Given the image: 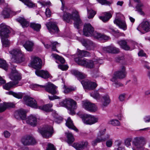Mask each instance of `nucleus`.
I'll return each mask as SVG.
<instances>
[{
    "label": "nucleus",
    "instance_id": "f257e3e1",
    "mask_svg": "<svg viewBox=\"0 0 150 150\" xmlns=\"http://www.w3.org/2000/svg\"><path fill=\"white\" fill-rule=\"evenodd\" d=\"M63 20L69 23H71L72 22V20L74 21L75 27L78 29L79 26L82 24L78 12L76 11H73L71 13L68 12H64L62 16Z\"/></svg>",
    "mask_w": 150,
    "mask_h": 150
},
{
    "label": "nucleus",
    "instance_id": "f03ea898",
    "mask_svg": "<svg viewBox=\"0 0 150 150\" xmlns=\"http://www.w3.org/2000/svg\"><path fill=\"white\" fill-rule=\"evenodd\" d=\"M9 77L13 81H10L3 86L4 88L7 90H10L14 86L17 84L19 83V81L21 79V77L20 74L15 69V66H14L12 69Z\"/></svg>",
    "mask_w": 150,
    "mask_h": 150
},
{
    "label": "nucleus",
    "instance_id": "7ed1b4c3",
    "mask_svg": "<svg viewBox=\"0 0 150 150\" xmlns=\"http://www.w3.org/2000/svg\"><path fill=\"white\" fill-rule=\"evenodd\" d=\"M9 28V26L4 23L0 25V36L3 47H8L10 45V42L8 39L10 33Z\"/></svg>",
    "mask_w": 150,
    "mask_h": 150
},
{
    "label": "nucleus",
    "instance_id": "20e7f679",
    "mask_svg": "<svg viewBox=\"0 0 150 150\" xmlns=\"http://www.w3.org/2000/svg\"><path fill=\"white\" fill-rule=\"evenodd\" d=\"M60 106L65 107L69 110V113L73 115L75 114L74 110L76 108V102L71 99H66L59 103Z\"/></svg>",
    "mask_w": 150,
    "mask_h": 150
},
{
    "label": "nucleus",
    "instance_id": "39448f33",
    "mask_svg": "<svg viewBox=\"0 0 150 150\" xmlns=\"http://www.w3.org/2000/svg\"><path fill=\"white\" fill-rule=\"evenodd\" d=\"M10 54L12 55V60L17 63L23 62L25 59L24 56L21 51L19 49H13L9 52Z\"/></svg>",
    "mask_w": 150,
    "mask_h": 150
},
{
    "label": "nucleus",
    "instance_id": "423d86ee",
    "mask_svg": "<svg viewBox=\"0 0 150 150\" xmlns=\"http://www.w3.org/2000/svg\"><path fill=\"white\" fill-rule=\"evenodd\" d=\"M52 126L47 125L38 128V132L43 137L47 138L52 136Z\"/></svg>",
    "mask_w": 150,
    "mask_h": 150
},
{
    "label": "nucleus",
    "instance_id": "0eeeda50",
    "mask_svg": "<svg viewBox=\"0 0 150 150\" xmlns=\"http://www.w3.org/2000/svg\"><path fill=\"white\" fill-rule=\"evenodd\" d=\"M76 62L79 65L85 66L88 68H92L94 67V62L92 60L76 58L75 59Z\"/></svg>",
    "mask_w": 150,
    "mask_h": 150
},
{
    "label": "nucleus",
    "instance_id": "6e6552de",
    "mask_svg": "<svg viewBox=\"0 0 150 150\" xmlns=\"http://www.w3.org/2000/svg\"><path fill=\"white\" fill-rule=\"evenodd\" d=\"M133 143L136 148L135 150L133 148V150H144V146L146 144L145 139L142 137H136L135 138L133 141Z\"/></svg>",
    "mask_w": 150,
    "mask_h": 150
},
{
    "label": "nucleus",
    "instance_id": "1a4fd4ad",
    "mask_svg": "<svg viewBox=\"0 0 150 150\" xmlns=\"http://www.w3.org/2000/svg\"><path fill=\"white\" fill-rule=\"evenodd\" d=\"M33 86L34 87H40L45 88V90L47 92L52 95L57 94V93L56 90L57 87L53 84L50 83H48V84L46 86L35 84Z\"/></svg>",
    "mask_w": 150,
    "mask_h": 150
},
{
    "label": "nucleus",
    "instance_id": "9d476101",
    "mask_svg": "<svg viewBox=\"0 0 150 150\" xmlns=\"http://www.w3.org/2000/svg\"><path fill=\"white\" fill-rule=\"evenodd\" d=\"M83 34L86 36H93L95 33L97 32L94 31L93 27L89 23L85 24L83 28Z\"/></svg>",
    "mask_w": 150,
    "mask_h": 150
},
{
    "label": "nucleus",
    "instance_id": "9b49d317",
    "mask_svg": "<svg viewBox=\"0 0 150 150\" xmlns=\"http://www.w3.org/2000/svg\"><path fill=\"white\" fill-rule=\"evenodd\" d=\"M82 120L85 124L91 125L98 122V119L94 116L86 115L83 116Z\"/></svg>",
    "mask_w": 150,
    "mask_h": 150
},
{
    "label": "nucleus",
    "instance_id": "f8f14e48",
    "mask_svg": "<svg viewBox=\"0 0 150 150\" xmlns=\"http://www.w3.org/2000/svg\"><path fill=\"white\" fill-rule=\"evenodd\" d=\"M21 142L25 146L34 145L37 143V142L35 138L30 135L23 137L21 139Z\"/></svg>",
    "mask_w": 150,
    "mask_h": 150
},
{
    "label": "nucleus",
    "instance_id": "ddd939ff",
    "mask_svg": "<svg viewBox=\"0 0 150 150\" xmlns=\"http://www.w3.org/2000/svg\"><path fill=\"white\" fill-rule=\"evenodd\" d=\"M25 104L28 106L35 108H38L37 102L33 98L26 96L23 98Z\"/></svg>",
    "mask_w": 150,
    "mask_h": 150
},
{
    "label": "nucleus",
    "instance_id": "4468645a",
    "mask_svg": "<svg viewBox=\"0 0 150 150\" xmlns=\"http://www.w3.org/2000/svg\"><path fill=\"white\" fill-rule=\"evenodd\" d=\"M81 83L84 88L90 90L94 89L97 86L96 83L91 82L87 79L82 81Z\"/></svg>",
    "mask_w": 150,
    "mask_h": 150
},
{
    "label": "nucleus",
    "instance_id": "2eb2a0df",
    "mask_svg": "<svg viewBox=\"0 0 150 150\" xmlns=\"http://www.w3.org/2000/svg\"><path fill=\"white\" fill-rule=\"evenodd\" d=\"M83 106L86 110L90 112H95L97 110V108L94 104L87 101L83 102Z\"/></svg>",
    "mask_w": 150,
    "mask_h": 150
},
{
    "label": "nucleus",
    "instance_id": "dca6fc26",
    "mask_svg": "<svg viewBox=\"0 0 150 150\" xmlns=\"http://www.w3.org/2000/svg\"><path fill=\"white\" fill-rule=\"evenodd\" d=\"M126 74L125 67L122 66L119 71L115 72L113 77H115L117 79H122L126 77Z\"/></svg>",
    "mask_w": 150,
    "mask_h": 150
},
{
    "label": "nucleus",
    "instance_id": "f3484780",
    "mask_svg": "<svg viewBox=\"0 0 150 150\" xmlns=\"http://www.w3.org/2000/svg\"><path fill=\"white\" fill-rule=\"evenodd\" d=\"M31 65L33 68L36 69H40L42 67V61L38 57H35L33 58L31 62Z\"/></svg>",
    "mask_w": 150,
    "mask_h": 150
},
{
    "label": "nucleus",
    "instance_id": "a211bd4d",
    "mask_svg": "<svg viewBox=\"0 0 150 150\" xmlns=\"http://www.w3.org/2000/svg\"><path fill=\"white\" fill-rule=\"evenodd\" d=\"M46 25L51 33H57L59 31L58 28L55 23L50 22L47 23Z\"/></svg>",
    "mask_w": 150,
    "mask_h": 150
},
{
    "label": "nucleus",
    "instance_id": "6ab92c4d",
    "mask_svg": "<svg viewBox=\"0 0 150 150\" xmlns=\"http://www.w3.org/2000/svg\"><path fill=\"white\" fill-rule=\"evenodd\" d=\"M115 24H116L120 28L124 30L127 29V25L125 21L120 18L115 19L114 21Z\"/></svg>",
    "mask_w": 150,
    "mask_h": 150
},
{
    "label": "nucleus",
    "instance_id": "aec40b11",
    "mask_svg": "<svg viewBox=\"0 0 150 150\" xmlns=\"http://www.w3.org/2000/svg\"><path fill=\"white\" fill-rule=\"evenodd\" d=\"M137 29L141 32V30H144L146 32L150 31V26L148 22L144 21L137 28Z\"/></svg>",
    "mask_w": 150,
    "mask_h": 150
},
{
    "label": "nucleus",
    "instance_id": "412c9836",
    "mask_svg": "<svg viewBox=\"0 0 150 150\" xmlns=\"http://www.w3.org/2000/svg\"><path fill=\"white\" fill-rule=\"evenodd\" d=\"M83 45L88 50H93L95 47V44L89 40H84L82 42Z\"/></svg>",
    "mask_w": 150,
    "mask_h": 150
},
{
    "label": "nucleus",
    "instance_id": "4be33fe9",
    "mask_svg": "<svg viewBox=\"0 0 150 150\" xmlns=\"http://www.w3.org/2000/svg\"><path fill=\"white\" fill-rule=\"evenodd\" d=\"M26 123L32 126H35L37 124V119L35 116L31 115L26 119Z\"/></svg>",
    "mask_w": 150,
    "mask_h": 150
},
{
    "label": "nucleus",
    "instance_id": "5701e85b",
    "mask_svg": "<svg viewBox=\"0 0 150 150\" xmlns=\"http://www.w3.org/2000/svg\"><path fill=\"white\" fill-rule=\"evenodd\" d=\"M88 144L87 142H83L79 143H74L73 145L77 150H83L86 147Z\"/></svg>",
    "mask_w": 150,
    "mask_h": 150
},
{
    "label": "nucleus",
    "instance_id": "b1692460",
    "mask_svg": "<svg viewBox=\"0 0 150 150\" xmlns=\"http://www.w3.org/2000/svg\"><path fill=\"white\" fill-rule=\"evenodd\" d=\"M36 74L45 79H47L50 77V74L47 71L43 70H36L35 71Z\"/></svg>",
    "mask_w": 150,
    "mask_h": 150
},
{
    "label": "nucleus",
    "instance_id": "393cba45",
    "mask_svg": "<svg viewBox=\"0 0 150 150\" xmlns=\"http://www.w3.org/2000/svg\"><path fill=\"white\" fill-rule=\"evenodd\" d=\"M103 50L108 53L113 54L118 53L120 52V50L118 48L112 46L104 47Z\"/></svg>",
    "mask_w": 150,
    "mask_h": 150
},
{
    "label": "nucleus",
    "instance_id": "a878e982",
    "mask_svg": "<svg viewBox=\"0 0 150 150\" xmlns=\"http://www.w3.org/2000/svg\"><path fill=\"white\" fill-rule=\"evenodd\" d=\"M14 105L11 103H4L0 104V112L5 111L6 109L9 107H13Z\"/></svg>",
    "mask_w": 150,
    "mask_h": 150
},
{
    "label": "nucleus",
    "instance_id": "bb28decb",
    "mask_svg": "<svg viewBox=\"0 0 150 150\" xmlns=\"http://www.w3.org/2000/svg\"><path fill=\"white\" fill-rule=\"evenodd\" d=\"M34 45L33 42L29 41H27L23 45V46L28 51L31 52L33 50V47Z\"/></svg>",
    "mask_w": 150,
    "mask_h": 150
},
{
    "label": "nucleus",
    "instance_id": "cd10ccee",
    "mask_svg": "<svg viewBox=\"0 0 150 150\" xmlns=\"http://www.w3.org/2000/svg\"><path fill=\"white\" fill-rule=\"evenodd\" d=\"M71 74L75 75L78 79H82L86 77V75L84 74L79 72L76 70H72L71 71Z\"/></svg>",
    "mask_w": 150,
    "mask_h": 150
},
{
    "label": "nucleus",
    "instance_id": "c85d7f7f",
    "mask_svg": "<svg viewBox=\"0 0 150 150\" xmlns=\"http://www.w3.org/2000/svg\"><path fill=\"white\" fill-rule=\"evenodd\" d=\"M17 115H18L22 120H24L26 117L25 112L23 109H21L16 111L15 114V116L16 117Z\"/></svg>",
    "mask_w": 150,
    "mask_h": 150
},
{
    "label": "nucleus",
    "instance_id": "c756f323",
    "mask_svg": "<svg viewBox=\"0 0 150 150\" xmlns=\"http://www.w3.org/2000/svg\"><path fill=\"white\" fill-rule=\"evenodd\" d=\"M117 43L123 49L126 50H129L130 47L127 45V42L126 40H121L118 41Z\"/></svg>",
    "mask_w": 150,
    "mask_h": 150
},
{
    "label": "nucleus",
    "instance_id": "7c9ffc66",
    "mask_svg": "<svg viewBox=\"0 0 150 150\" xmlns=\"http://www.w3.org/2000/svg\"><path fill=\"white\" fill-rule=\"evenodd\" d=\"M66 125L69 128L74 129L76 131H78L77 129L74 125L73 122L70 117L68 118L66 121Z\"/></svg>",
    "mask_w": 150,
    "mask_h": 150
},
{
    "label": "nucleus",
    "instance_id": "2f4dec72",
    "mask_svg": "<svg viewBox=\"0 0 150 150\" xmlns=\"http://www.w3.org/2000/svg\"><path fill=\"white\" fill-rule=\"evenodd\" d=\"M102 105L104 107L107 106L110 103V100L109 96L106 94L103 97Z\"/></svg>",
    "mask_w": 150,
    "mask_h": 150
},
{
    "label": "nucleus",
    "instance_id": "473e14b6",
    "mask_svg": "<svg viewBox=\"0 0 150 150\" xmlns=\"http://www.w3.org/2000/svg\"><path fill=\"white\" fill-rule=\"evenodd\" d=\"M17 21L21 23L23 28L27 27L29 25V22L23 18L19 17L17 19Z\"/></svg>",
    "mask_w": 150,
    "mask_h": 150
},
{
    "label": "nucleus",
    "instance_id": "72a5a7b5",
    "mask_svg": "<svg viewBox=\"0 0 150 150\" xmlns=\"http://www.w3.org/2000/svg\"><path fill=\"white\" fill-rule=\"evenodd\" d=\"M109 137L110 136L108 134H107L106 137L104 138H100L97 137V138L95 140L92 142V144L93 146H95L98 143L105 141L107 139H108L109 138Z\"/></svg>",
    "mask_w": 150,
    "mask_h": 150
},
{
    "label": "nucleus",
    "instance_id": "f704fd0d",
    "mask_svg": "<svg viewBox=\"0 0 150 150\" xmlns=\"http://www.w3.org/2000/svg\"><path fill=\"white\" fill-rule=\"evenodd\" d=\"M78 57L80 59H82L83 57L88 56L90 55L89 53L86 51L84 50H78Z\"/></svg>",
    "mask_w": 150,
    "mask_h": 150
},
{
    "label": "nucleus",
    "instance_id": "c9c22d12",
    "mask_svg": "<svg viewBox=\"0 0 150 150\" xmlns=\"http://www.w3.org/2000/svg\"><path fill=\"white\" fill-rule=\"evenodd\" d=\"M52 106V104H47L43 106L39 107V108L45 112H50L51 111V108Z\"/></svg>",
    "mask_w": 150,
    "mask_h": 150
},
{
    "label": "nucleus",
    "instance_id": "e433bc0d",
    "mask_svg": "<svg viewBox=\"0 0 150 150\" xmlns=\"http://www.w3.org/2000/svg\"><path fill=\"white\" fill-rule=\"evenodd\" d=\"M117 79L115 78V77H113L111 79V81L113 82L112 85L116 88L122 86H123V84L119 82L117 80Z\"/></svg>",
    "mask_w": 150,
    "mask_h": 150
},
{
    "label": "nucleus",
    "instance_id": "4c0bfd02",
    "mask_svg": "<svg viewBox=\"0 0 150 150\" xmlns=\"http://www.w3.org/2000/svg\"><path fill=\"white\" fill-rule=\"evenodd\" d=\"M94 37L98 39H100L105 40H107L109 39V37L108 36L102 34L98 32L95 33L94 35Z\"/></svg>",
    "mask_w": 150,
    "mask_h": 150
},
{
    "label": "nucleus",
    "instance_id": "58836bf2",
    "mask_svg": "<svg viewBox=\"0 0 150 150\" xmlns=\"http://www.w3.org/2000/svg\"><path fill=\"white\" fill-rule=\"evenodd\" d=\"M105 16H100L99 18L103 22H105L109 20L112 17L111 13H105Z\"/></svg>",
    "mask_w": 150,
    "mask_h": 150
},
{
    "label": "nucleus",
    "instance_id": "ea45409f",
    "mask_svg": "<svg viewBox=\"0 0 150 150\" xmlns=\"http://www.w3.org/2000/svg\"><path fill=\"white\" fill-rule=\"evenodd\" d=\"M30 26L34 30L37 31H39L41 27L40 24H36L34 23H30Z\"/></svg>",
    "mask_w": 150,
    "mask_h": 150
},
{
    "label": "nucleus",
    "instance_id": "a19ab883",
    "mask_svg": "<svg viewBox=\"0 0 150 150\" xmlns=\"http://www.w3.org/2000/svg\"><path fill=\"white\" fill-rule=\"evenodd\" d=\"M67 138V142L69 144L72 143L74 140L72 134L69 132L66 133Z\"/></svg>",
    "mask_w": 150,
    "mask_h": 150
},
{
    "label": "nucleus",
    "instance_id": "79ce46f5",
    "mask_svg": "<svg viewBox=\"0 0 150 150\" xmlns=\"http://www.w3.org/2000/svg\"><path fill=\"white\" fill-rule=\"evenodd\" d=\"M10 95H13L14 97L18 99H21L23 97V94L21 93H16L12 91H9L8 92Z\"/></svg>",
    "mask_w": 150,
    "mask_h": 150
},
{
    "label": "nucleus",
    "instance_id": "37998d69",
    "mask_svg": "<svg viewBox=\"0 0 150 150\" xmlns=\"http://www.w3.org/2000/svg\"><path fill=\"white\" fill-rule=\"evenodd\" d=\"M0 67L2 68L5 70H7L8 68V65L5 61L0 59Z\"/></svg>",
    "mask_w": 150,
    "mask_h": 150
},
{
    "label": "nucleus",
    "instance_id": "c03bdc74",
    "mask_svg": "<svg viewBox=\"0 0 150 150\" xmlns=\"http://www.w3.org/2000/svg\"><path fill=\"white\" fill-rule=\"evenodd\" d=\"M11 12V10L8 8L5 9L2 12V15L4 18H8L9 17L10 14Z\"/></svg>",
    "mask_w": 150,
    "mask_h": 150
},
{
    "label": "nucleus",
    "instance_id": "a18cd8bd",
    "mask_svg": "<svg viewBox=\"0 0 150 150\" xmlns=\"http://www.w3.org/2000/svg\"><path fill=\"white\" fill-rule=\"evenodd\" d=\"M53 57H54L56 59L58 60L62 63H64L65 62L64 59L62 57H60L59 55L56 54H53L52 55Z\"/></svg>",
    "mask_w": 150,
    "mask_h": 150
},
{
    "label": "nucleus",
    "instance_id": "49530a36",
    "mask_svg": "<svg viewBox=\"0 0 150 150\" xmlns=\"http://www.w3.org/2000/svg\"><path fill=\"white\" fill-rule=\"evenodd\" d=\"M143 6V5L142 3H139L136 6V11L139 12L141 15L144 14L143 12L142 11L141 8Z\"/></svg>",
    "mask_w": 150,
    "mask_h": 150
},
{
    "label": "nucleus",
    "instance_id": "de8ad7c7",
    "mask_svg": "<svg viewBox=\"0 0 150 150\" xmlns=\"http://www.w3.org/2000/svg\"><path fill=\"white\" fill-rule=\"evenodd\" d=\"M91 96L96 99H99L100 98V96L97 91L92 92L91 93Z\"/></svg>",
    "mask_w": 150,
    "mask_h": 150
},
{
    "label": "nucleus",
    "instance_id": "09e8293b",
    "mask_svg": "<svg viewBox=\"0 0 150 150\" xmlns=\"http://www.w3.org/2000/svg\"><path fill=\"white\" fill-rule=\"evenodd\" d=\"M89 15L88 16V18H92L94 16L96 13V12L92 9L88 10L87 9Z\"/></svg>",
    "mask_w": 150,
    "mask_h": 150
},
{
    "label": "nucleus",
    "instance_id": "8fccbe9b",
    "mask_svg": "<svg viewBox=\"0 0 150 150\" xmlns=\"http://www.w3.org/2000/svg\"><path fill=\"white\" fill-rule=\"evenodd\" d=\"M109 123L110 124H111L113 126H119L120 125V123L119 121L117 120H110L109 122Z\"/></svg>",
    "mask_w": 150,
    "mask_h": 150
},
{
    "label": "nucleus",
    "instance_id": "3c124183",
    "mask_svg": "<svg viewBox=\"0 0 150 150\" xmlns=\"http://www.w3.org/2000/svg\"><path fill=\"white\" fill-rule=\"evenodd\" d=\"M76 88L73 87H65L64 90V93H67L71 92L76 90Z\"/></svg>",
    "mask_w": 150,
    "mask_h": 150
},
{
    "label": "nucleus",
    "instance_id": "603ef678",
    "mask_svg": "<svg viewBox=\"0 0 150 150\" xmlns=\"http://www.w3.org/2000/svg\"><path fill=\"white\" fill-rule=\"evenodd\" d=\"M102 5H110L112 3V0L110 1H108L106 0H97Z\"/></svg>",
    "mask_w": 150,
    "mask_h": 150
},
{
    "label": "nucleus",
    "instance_id": "864d4df0",
    "mask_svg": "<svg viewBox=\"0 0 150 150\" xmlns=\"http://www.w3.org/2000/svg\"><path fill=\"white\" fill-rule=\"evenodd\" d=\"M106 129H105L103 130H100L99 133L98 134L97 137H99L100 138H104L105 137H103L102 136L105 134ZM107 135L105 136V137H106Z\"/></svg>",
    "mask_w": 150,
    "mask_h": 150
},
{
    "label": "nucleus",
    "instance_id": "5fc2aeb1",
    "mask_svg": "<svg viewBox=\"0 0 150 150\" xmlns=\"http://www.w3.org/2000/svg\"><path fill=\"white\" fill-rule=\"evenodd\" d=\"M51 45H52V50L53 51H56L57 52V50L56 49V47L59 45V43L57 42H51Z\"/></svg>",
    "mask_w": 150,
    "mask_h": 150
},
{
    "label": "nucleus",
    "instance_id": "6e6d98bb",
    "mask_svg": "<svg viewBox=\"0 0 150 150\" xmlns=\"http://www.w3.org/2000/svg\"><path fill=\"white\" fill-rule=\"evenodd\" d=\"M46 150H55V149L53 144L49 143L46 148Z\"/></svg>",
    "mask_w": 150,
    "mask_h": 150
},
{
    "label": "nucleus",
    "instance_id": "4d7b16f0",
    "mask_svg": "<svg viewBox=\"0 0 150 150\" xmlns=\"http://www.w3.org/2000/svg\"><path fill=\"white\" fill-rule=\"evenodd\" d=\"M126 94L124 93L120 95L119 97V99L121 101H124L125 98Z\"/></svg>",
    "mask_w": 150,
    "mask_h": 150
},
{
    "label": "nucleus",
    "instance_id": "13d9d810",
    "mask_svg": "<svg viewBox=\"0 0 150 150\" xmlns=\"http://www.w3.org/2000/svg\"><path fill=\"white\" fill-rule=\"evenodd\" d=\"M58 67L62 70H66L68 68V67L66 65L62 64L59 65Z\"/></svg>",
    "mask_w": 150,
    "mask_h": 150
},
{
    "label": "nucleus",
    "instance_id": "bf43d9fd",
    "mask_svg": "<svg viewBox=\"0 0 150 150\" xmlns=\"http://www.w3.org/2000/svg\"><path fill=\"white\" fill-rule=\"evenodd\" d=\"M131 141V139L130 138L127 139L125 140V144L127 147H128L131 145L130 142Z\"/></svg>",
    "mask_w": 150,
    "mask_h": 150
},
{
    "label": "nucleus",
    "instance_id": "052dcab7",
    "mask_svg": "<svg viewBox=\"0 0 150 150\" xmlns=\"http://www.w3.org/2000/svg\"><path fill=\"white\" fill-rule=\"evenodd\" d=\"M124 59V58L123 56H118L115 59V61L117 62H120L121 60H123Z\"/></svg>",
    "mask_w": 150,
    "mask_h": 150
},
{
    "label": "nucleus",
    "instance_id": "680f3d73",
    "mask_svg": "<svg viewBox=\"0 0 150 150\" xmlns=\"http://www.w3.org/2000/svg\"><path fill=\"white\" fill-rule=\"evenodd\" d=\"M45 14L48 17H50L51 15V12L49 8L46 9L45 12Z\"/></svg>",
    "mask_w": 150,
    "mask_h": 150
},
{
    "label": "nucleus",
    "instance_id": "e2e57ef3",
    "mask_svg": "<svg viewBox=\"0 0 150 150\" xmlns=\"http://www.w3.org/2000/svg\"><path fill=\"white\" fill-rule=\"evenodd\" d=\"M50 100H53L56 99H60L59 97L57 96H48Z\"/></svg>",
    "mask_w": 150,
    "mask_h": 150
},
{
    "label": "nucleus",
    "instance_id": "0e129e2a",
    "mask_svg": "<svg viewBox=\"0 0 150 150\" xmlns=\"http://www.w3.org/2000/svg\"><path fill=\"white\" fill-rule=\"evenodd\" d=\"M144 120L145 122H150V115L146 116L144 118Z\"/></svg>",
    "mask_w": 150,
    "mask_h": 150
},
{
    "label": "nucleus",
    "instance_id": "69168bd1",
    "mask_svg": "<svg viewBox=\"0 0 150 150\" xmlns=\"http://www.w3.org/2000/svg\"><path fill=\"white\" fill-rule=\"evenodd\" d=\"M112 140L110 139L107 141L106 142V145L108 147H110L112 144Z\"/></svg>",
    "mask_w": 150,
    "mask_h": 150
},
{
    "label": "nucleus",
    "instance_id": "338daca9",
    "mask_svg": "<svg viewBox=\"0 0 150 150\" xmlns=\"http://www.w3.org/2000/svg\"><path fill=\"white\" fill-rule=\"evenodd\" d=\"M4 135L6 138L9 137L10 135V133L7 131H5L4 132Z\"/></svg>",
    "mask_w": 150,
    "mask_h": 150
},
{
    "label": "nucleus",
    "instance_id": "774afa93",
    "mask_svg": "<svg viewBox=\"0 0 150 150\" xmlns=\"http://www.w3.org/2000/svg\"><path fill=\"white\" fill-rule=\"evenodd\" d=\"M138 54L140 56H144L146 55V54L144 52L143 50H141L138 53Z\"/></svg>",
    "mask_w": 150,
    "mask_h": 150
}]
</instances>
